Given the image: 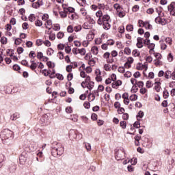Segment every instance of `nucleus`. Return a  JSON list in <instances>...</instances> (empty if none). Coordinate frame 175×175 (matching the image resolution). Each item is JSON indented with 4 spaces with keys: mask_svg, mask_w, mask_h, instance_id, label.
Masks as SVG:
<instances>
[{
    "mask_svg": "<svg viewBox=\"0 0 175 175\" xmlns=\"http://www.w3.org/2000/svg\"><path fill=\"white\" fill-rule=\"evenodd\" d=\"M0 137L3 144L10 146L14 139V133L8 129H5L1 132Z\"/></svg>",
    "mask_w": 175,
    "mask_h": 175,
    "instance_id": "f257e3e1",
    "label": "nucleus"
},
{
    "mask_svg": "<svg viewBox=\"0 0 175 175\" xmlns=\"http://www.w3.org/2000/svg\"><path fill=\"white\" fill-rule=\"evenodd\" d=\"M56 146H60L59 148L57 147H51V154L53 157H61L64 154V147L61 146L60 144L55 143Z\"/></svg>",
    "mask_w": 175,
    "mask_h": 175,
    "instance_id": "f03ea898",
    "label": "nucleus"
},
{
    "mask_svg": "<svg viewBox=\"0 0 175 175\" xmlns=\"http://www.w3.org/2000/svg\"><path fill=\"white\" fill-rule=\"evenodd\" d=\"M115 158L116 161H121L125 159V150L124 148H122L115 152Z\"/></svg>",
    "mask_w": 175,
    "mask_h": 175,
    "instance_id": "7ed1b4c3",
    "label": "nucleus"
},
{
    "mask_svg": "<svg viewBox=\"0 0 175 175\" xmlns=\"http://www.w3.org/2000/svg\"><path fill=\"white\" fill-rule=\"evenodd\" d=\"M27 158H28L27 152H22L19 157V163L21 165H24L25 162H27Z\"/></svg>",
    "mask_w": 175,
    "mask_h": 175,
    "instance_id": "20e7f679",
    "label": "nucleus"
},
{
    "mask_svg": "<svg viewBox=\"0 0 175 175\" xmlns=\"http://www.w3.org/2000/svg\"><path fill=\"white\" fill-rule=\"evenodd\" d=\"M145 68V70H147V69H148V67L146 65H143L141 63H138L137 66H136V69L137 70H143V69Z\"/></svg>",
    "mask_w": 175,
    "mask_h": 175,
    "instance_id": "39448f33",
    "label": "nucleus"
},
{
    "mask_svg": "<svg viewBox=\"0 0 175 175\" xmlns=\"http://www.w3.org/2000/svg\"><path fill=\"white\" fill-rule=\"evenodd\" d=\"M122 81L121 80H118L116 81H114L112 83V88H117V87H120V85H122Z\"/></svg>",
    "mask_w": 175,
    "mask_h": 175,
    "instance_id": "423d86ee",
    "label": "nucleus"
},
{
    "mask_svg": "<svg viewBox=\"0 0 175 175\" xmlns=\"http://www.w3.org/2000/svg\"><path fill=\"white\" fill-rule=\"evenodd\" d=\"M161 82H159V81H156L155 83H154V90H155V91H157V92H160V91H161Z\"/></svg>",
    "mask_w": 175,
    "mask_h": 175,
    "instance_id": "0eeeda50",
    "label": "nucleus"
},
{
    "mask_svg": "<svg viewBox=\"0 0 175 175\" xmlns=\"http://www.w3.org/2000/svg\"><path fill=\"white\" fill-rule=\"evenodd\" d=\"M18 118H20V113H15L10 116V120H12V121H16V120H17Z\"/></svg>",
    "mask_w": 175,
    "mask_h": 175,
    "instance_id": "6e6552de",
    "label": "nucleus"
},
{
    "mask_svg": "<svg viewBox=\"0 0 175 175\" xmlns=\"http://www.w3.org/2000/svg\"><path fill=\"white\" fill-rule=\"evenodd\" d=\"M103 27L104 29L107 31V30L110 29L111 26L110 25V23H109V22H104L103 23Z\"/></svg>",
    "mask_w": 175,
    "mask_h": 175,
    "instance_id": "1a4fd4ad",
    "label": "nucleus"
},
{
    "mask_svg": "<svg viewBox=\"0 0 175 175\" xmlns=\"http://www.w3.org/2000/svg\"><path fill=\"white\" fill-rule=\"evenodd\" d=\"M148 48L150 49V54H151V53L154 51V49H155V44L150 42V44L148 45Z\"/></svg>",
    "mask_w": 175,
    "mask_h": 175,
    "instance_id": "9d476101",
    "label": "nucleus"
},
{
    "mask_svg": "<svg viewBox=\"0 0 175 175\" xmlns=\"http://www.w3.org/2000/svg\"><path fill=\"white\" fill-rule=\"evenodd\" d=\"M94 85H95V83H94V81H90V83H88L85 87L88 90H92V88H94Z\"/></svg>",
    "mask_w": 175,
    "mask_h": 175,
    "instance_id": "9b49d317",
    "label": "nucleus"
},
{
    "mask_svg": "<svg viewBox=\"0 0 175 175\" xmlns=\"http://www.w3.org/2000/svg\"><path fill=\"white\" fill-rule=\"evenodd\" d=\"M102 18L103 23H109V21L110 20V16L105 14L102 16Z\"/></svg>",
    "mask_w": 175,
    "mask_h": 175,
    "instance_id": "f8f14e48",
    "label": "nucleus"
},
{
    "mask_svg": "<svg viewBox=\"0 0 175 175\" xmlns=\"http://www.w3.org/2000/svg\"><path fill=\"white\" fill-rule=\"evenodd\" d=\"M133 57H129L127 59V62L124 64V67L126 68V66L128 65V64H133Z\"/></svg>",
    "mask_w": 175,
    "mask_h": 175,
    "instance_id": "ddd939ff",
    "label": "nucleus"
},
{
    "mask_svg": "<svg viewBox=\"0 0 175 175\" xmlns=\"http://www.w3.org/2000/svg\"><path fill=\"white\" fill-rule=\"evenodd\" d=\"M92 53L94 54V55H96L98 53H99V49L97 48V46H93L92 48Z\"/></svg>",
    "mask_w": 175,
    "mask_h": 175,
    "instance_id": "4468645a",
    "label": "nucleus"
},
{
    "mask_svg": "<svg viewBox=\"0 0 175 175\" xmlns=\"http://www.w3.org/2000/svg\"><path fill=\"white\" fill-rule=\"evenodd\" d=\"M133 126H134V128H136L137 129H139V128H140V120H139V118H137V121L134 122Z\"/></svg>",
    "mask_w": 175,
    "mask_h": 175,
    "instance_id": "2eb2a0df",
    "label": "nucleus"
},
{
    "mask_svg": "<svg viewBox=\"0 0 175 175\" xmlns=\"http://www.w3.org/2000/svg\"><path fill=\"white\" fill-rule=\"evenodd\" d=\"M40 121L42 124L47 122V115H43L40 118Z\"/></svg>",
    "mask_w": 175,
    "mask_h": 175,
    "instance_id": "dca6fc26",
    "label": "nucleus"
},
{
    "mask_svg": "<svg viewBox=\"0 0 175 175\" xmlns=\"http://www.w3.org/2000/svg\"><path fill=\"white\" fill-rule=\"evenodd\" d=\"M126 30L128 32H132V31H133V25H127L126 27Z\"/></svg>",
    "mask_w": 175,
    "mask_h": 175,
    "instance_id": "f3484780",
    "label": "nucleus"
},
{
    "mask_svg": "<svg viewBox=\"0 0 175 175\" xmlns=\"http://www.w3.org/2000/svg\"><path fill=\"white\" fill-rule=\"evenodd\" d=\"M100 75H102V73L100 72V70H98V74H97V76L96 77V80L98 82L102 81V77H100Z\"/></svg>",
    "mask_w": 175,
    "mask_h": 175,
    "instance_id": "a211bd4d",
    "label": "nucleus"
},
{
    "mask_svg": "<svg viewBox=\"0 0 175 175\" xmlns=\"http://www.w3.org/2000/svg\"><path fill=\"white\" fill-rule=\"evenodd\" d=\"M129 99L130 100H131V102H135V100H137V95L132 94L131 96H130Z\"/></svg>",
    "mask_w": 175,
    "mask_h": 175,
    "instance_id": "6ab92c4d",
    "label": "nucleus"
},
{
    "mask_svg": "<svg viewBox=\"0 0 175 175\" xmlns=\"http://www.w3.org/2000/svg\"><path fill=\"white\" fill-rule=\"evenodd\" d=\"M64 12H68L69 14L75 13V8L72 7H69L66 8V10L64 9Z\"/></svg>",
    "mask_w": 175,
    "mask_h": 175,
    "instance_id": "aec40b11",
    "label": "nucleus"
},
{
    "mask_svg": "<svg viewBox=\"0 0 175 175\" xmlns=\"http://www.w3.org/2000/svg\"><path fill=\"white\" fill-rule=\"evenodd\" d=\"M46 65L49 68H55V63L51 62V61L47 62Z\"/></svg>",
    "mask_w": 175,
    "mask_h": 175,
    "instance_id": "412c9836",
    "label": "nucleus"
},
{
    "mask_svg": "<svg viewBox=\"0 0 175 175\" xmlns=\"http://www.w3.org/2000/svg\"><path fill=\"white\" fill-rule=\"evenodd\" d=\"M139 23L142 24L143 27H146V29H147V27L148 26V23L150 22H144L142 20H139Z\"/></svg>",
    "mask_w": 175,
    "mask_h": 175,
    "instance_id": "4be33fe9",
    "label": "nucleus"
},
{
    "mask_svg": "<svg viewBox=\"0 0 175 175\" xmlns=\"http://www.w3.org/2000/svg\"><path fill=\"white\" fill-rule=\"evenodd\" d=\"M113 8H114V9H116V10L117 12H120L121 10V9H122L121 8V5H120V4H118V3L114 4Z\"/></svg>",
    "mask_w": 175,
    "mask_h": 175,
    "instance_id": "5701e85b",
    "label": "nucleus"
},
{
    "mask_svg": "<svg viewBox=\"0 0 175 175\" xmlns=\"http://www.w3.org/2000/svg\"><path fill=\"white\" fill-rule=\"evenodd\" d=\"M5 161V155L3 154H0V169L2 167V163Z\"/></svg>",
    "mask_w": 175,
    "mask_h": 175,
    "instance_id": "b1692460",
    "label": "nucleus"
},
{
    "mask_svg": "<svg viewBox=\"0 0 175 175\" xmlns=\"http://www.w3.org/2000/svg\"><path fill=\"white\" fill-rule=\"evenodd\" d=\"M163 96L164 99H167L169 98V92L167 90H164L163 92Z\"/></svg>",
    "mask_w": 175,
    "mask_h": 175,
    "instance_id": "393cba45",
    "label": "nucleus"
},
{
    "mask_svg": "<svg viewBox=\"0 0 175 175\" xmlns=\"http://www.w3.org/2000/svg\"><path fill=\"white\" fill-rule=\"evenodd\" d=\"M118 16L122 18V17H125V12H122V10H120V11H118Z\"/></svg>",
    "mask_w": 175,
    "mask_h": 175,
    "instance_id": "a878e982",
    "label": "nucleus"
},
{
    "mask_svg": "<svg viewBox=\"0 0 175 175\" xmlns=\"http://www.w3.org/2000/svg\"><path fill=\"white\" fill-rule=\"evenodd\" d=\"M154 57L156 58V60H159L162 59V55H161V53H154Z\"/></svg>",
    "mask_w": 175,
    "mask_h": 175,
    "instance_id": "bb28decb",
    "label": "nucleus"
},
{
    "mask_svg": "<svg viewBox=\"0 0 175 175\" xmlns=\"http://www.w3.org/2000/svg\"><path fill=\"white\" fill-rule=\"evenodd\" d=\"M143 117H144V112H143V111H139L137 115V119L143 118Z\"/></svg>",
    "mask_w": 175,
    "mask_h": 175,
    "instance_id": "cd10ccee",
    "label": "nucleus"
},
{
    "mask_svg": "<svg viewBox=\"0 0 175 175\" xmlns=\"http://www.w3.org/2000/svg\"><path fill=\"white\" fill-rule=\"evenodd\" d=\"M0 42L1 44H6V43H8V38L5 37H1Z\"/></svg>",
    "mask_w": 175,
    "mask_h": 175,
    "instance_id": "c85d7f7f",
    "label": "nucleus"
},
{
    "mask_svg": "<svg viewBox=\"0 0 175 175\" xmlns=\"http://www.w3.org/2000/svg\"><path fill=\"white\" fill-rule=\"evenodd\" d=\"M35 25H36V27H42V25H43V22H42V21L38 19L35 22Z\"/></svg>",
    "mask_w": 175,
    "mask_h": 175,
    "instance_id": "c756f323",
    "label": "nucleus"
},
{
    "mask_svg": "<svg viewBox=\"0 0 175 175\" xmlns=\"http://www.w3.org/2000/svg\"><path fill=\"white\" fill-rule=\"evenodd\" d=\"M36 17H35V14H31L29 16V21H30L31 23L35 21Z\"/></svg>",
    "mask_w": 175,
    "mask_h": 175,
    "instance_id": "7c9ffc66",
    "label": "nucleus"
},
{
    "mask_svg": "<svg viewBox=\"0 0 175 175\" xmlns=\"http://www.w3.org/2000/svg\"><path fill=\"white\" fill-rule=\"evenodd\" d=\"M53 29H54V31H59L61 26L59 24H55L53 25Z\"/></svg>",
    "mask_w": 175,
    "mask_h": 175,
    "instance_id": "2f4dec72",
    "label": "nucleus"
},
{
    "mask_svg": "<svg viewBox=\"0 0 175 175\" xmlns=\"http://www.w3.org/2000/svg\"><path fill=\"white\" fill-rule=\"evenodd\" d=\"M132 54H133V55L134 57H139V56H140V52H138L137 49L133 50Z\"/></svg>",
    "mask_w": 175,
    "mask_h": 175,
    "instance_id": "473e14b6",
    "label": "nucleus"
},
{
    "mask_svg": "<svg viewBox=\"0 0 175 175\" xmlns=\"http://www.w3.org/2000/svg\"><path fill=\"white\" fill-rule=\"evenodd\" d=\"M170 9H175V2L173 1L168 6H167V10H170Z\"/></svg>",
    "mask_w": 175,
    "mask_h": 175,
    "instance_id": "72a5a7b5",
    "label": "nucleus"
},
{
    "mask_svg": "<svg viewBox=\"0 0 175 175\" xmlns=\"http://www.w3.org/2000/svg\"><path fill=\"white\" fill-rule=\"evenodd\" d=\"M29 68H30L31 70H35V69L38 68V64L35 63V64H31L30 66H29Z\"/></svg>",
    "mask_w": 175,
    "mask_h": 175,
    "instance_id": "f704fd0d",
    "label": "nucleus"
},
{
    "mask_svg": "<svg viewBox=\"0 0 175 175\" xmlns=\"http://www.w3.org/2000/svg\"><path fill=\"white\" fill-rule=\"evenodd\" d=\"M40 3H39V1L32 3V8H33L34 9H38V8H40Z\"/></svg>",
    "mask_w": 175,
    "mask_h": 175,
    "instance_id": "c9c22d12",
    "label": "nucleus"
},
{
    "mask_svg": "<svg viewBox=\"0 0 175 175\" xmlns=\"http://www.w3.org/2000/svg\"><path fill=\"white\" fill-rule=\"evenodd\" d=\"M79 54H81V55H85V49L82 48L81 49H78Z\"/></svg>",
    "mask_w": 175,
    "mask_h": 175,
    "instance_id": "e433bc0d",
    "label": "nucleus"
},
{
    "mask_svg": "<svg viewBox=\"0 0 175 175\" xmlns=\"http://www.w3.org/2000/svg\"><path fill=\"white\" fill-rule=\"evenodd\" d=\"M120 126L122 129H125L126 128V121H121L120 122Z\"/></svg>",
    "mask_w": 175,
    "mask_h": 175,
    "instance_id": "4c0bfd02",
    "label": "nucleus"
},
{
    "mask_svg": "<svg viewBox=\"0 0 175 175\" xmlns=\"http://www.w3.org/2000/svg\"><path fill=\"white\" fill-rule=\"evenodd\" d=\"M90 81H91V77L86 76V79H85V81L82 82V84H87V83H90Z\"/></svg>",
    "mask_w": 175,
    "mask_h": 175,
    "instance_id": "58836bf2",
    "label": "nucleus"
},
{
    "mask_svg": "<svg viewBox=\"0 0 175 175\" xmlns=\"http://www.w3.org/2000/svg\"><path fill=\"white\" fill-rule=\"evenodd\" d=\"M91 120L92 121H96V120H98V115L96 113H92L91 116Z\"/></svg>",
    "mask_w": 175,
    "mask_h": 175,
    "instance_id": "ea45409f",
    "label": "nucleus"
},
{
    "mask_svg": "<svg viewBox=\"0 0 175 175\" xmlns=\"http://www.w3.org/2000/svg\"><path fill=\"white\" fill-rule=\"evenodd\" d=\"M73 68V66L72 65H68L66 67V72H68V73H70V72H72V68Z\"/></svg>",
    "mask_w": 175,
    "mask_h": 175,
    "instance_id": "a19ab883",
    "label": "nucleus"
},
{
    "mask_svg": "<svg viewBox=\"0 0 175 175\" xmlns=\"http://www.w3.org/2000/svg\"><path fill=\"white\" fill-rule=\"evenodd\" d=\"M64 32L62 31H59L57 34V39H62V38H64Z\"/></svg>",
    "mask_w": 175,
    "mask_h": 175,
    "instance_id": "79ce46f5",
    "label": "nucleus"
},
{
    "mask_svg": "<svg viewBox=\"0 0 175 175\" xmlns=\"http://www.w3.org/2000/svg\"><path fill=\"white\" fill-rule=\"evenodd\" d=\"M170 75H172V72L170 71H166L164 74L165 79H170V77H171Z\"/></svg>",
    "mask_w": 175,
    "mask_h": 175,
    "instance_id": "37998d69",
    "label": "nucleus"
},
{
    "mask_svg": "<svg viewBox=\"0 0 175 175\" xmlns=\"http://www.w3.org/2000/svg\"><path fill=\"white\" fill-rule=\"evenodd\" d=\"M136 84L139 88H143L144 85V83L142 81H139Z\"/></svg>",
    "mask_w": 175,
    "mask_h": 175,
    "instance_id": "c03bdc74",
    "label": "nucleus"
},
{
    "mask_svg": "<svg viewBox=\"0 0 175 175\" xmlns=\"http://www.w3.org/2000/svg\"><path fill=\"white\" fill-rule=\"evenodd\" d=\"M116 43V42H114V40H108L107 41V44L108 45V46H113V44Z\"/></svg>",
    "mask_w": 175,
    "mask_h": 175,
    "instance_id": "a18cd8bd",
    "label": "nucleus"
},
{
    "mask_svg": "<svg viewBox=\"0 0 175 175\" xmlns=\"http://www.w3.org/2000/svg\"><path fill=\"white\" fill-rule=\"evenodd\" d=\"M118 29L120 33H124L125 32V27L124 26H120Z\"/></svg>",
    "mask_w": 175,
    "mask_h": 175,
    "instance_id": "49530a36",
    "label": "nucleus"
},
{
    "mask_svg": "<svg viewBox=\"0 0 175 175\" xmlns=\"http://www.w3.org/2000/svg\"><path fill=\"white\" fill-rule=\"evenodd\" d=\"M131 49H129V48H128V47H126V48L124 49V53H126V55H131Z\"/></svg>",
    "mask_w": 175,
    "mask_h": 175,
    "instance_id": "de8ad7c7",
    "label": "nucleus"
},
{
    "mask_svg": "<svg viewBox=\"0 0 175 175\" xmlns=\"http://www.w3.org/2000/svg\"><path fill=\"white\" fill-rule=\"evenodd\" d=\"M85 147L88 151H91V144L90 143H85Z\"/></svg>",
    "mask_w": 175,
    "mask_h": 175,
    "instance_id": "09e8293b",
    "label": "nucleus"
},
{
    "mask_svg": "<svg viewBox=\"0 0 175 175\" xmlns=\"http://www.w3.org/2000/svg\"><path fill=\"white\" fill-rule=\"evenodd\" d=\"M124 77H132V72L131 71H127L124 73Z\"/></svg>",
    "mask_w": 175,
    "mask_h": 175,
    "instance_id": "8fccbe9b",
    "label": "nucleus"
},
{
    "mask_svg": "<svg viewBox=\"0 0 175 175\" xmlns=\"http://www.w3.org/2000/svg\"><path fill=\"white\" fill-rule=\"evenodd\" d=\"M36 44L37 46H42L43 44V40H42V39H38Z\"/></svg>",
    "mask_w": 175,
    "mask_h": 175,
    "instance_id": "3c124183",
    "label": "nucleus"
},
{
    "mask_svg": "<svg viewBox=\"0 0 175 175\" xmlns=\"http://www.w3.org/2000/svg\"><path fill=\"white\" fill-rule=\"evenodd\" d=\"M140 76H142V75L140 74V72L137 71L134 73L133 77H135V79H139V77H140Z\"/></svg>",
    "mask_w": 175,
    "mask_h": 175,
    "instance_id": "603ef678",
    "label": "nucleus"
},
{
    "mask_svg": "<svg viewBox=\"0 0 175 175\" xmlns=\"http://www.w3.org/2000/svg\"><path fill=\"white\" fill-rule=\"evenodd\" d=\"M118 71L119 72V73H125V68L120 66L118 68Z\"/></svg>",
    "mask_w": 175,
    "mask_h": 175,
    "instance_id": "864d4df0",
    "label": "nucleus"
},
{
    "mask_svg": "<svg viewBox=\"0 0 175 175\" xmlns=\"http://www.w3.org/2000/svg\"><path fill=\"white\" fill-rule=\"evenodd\" d=\"M21 65H23L24 66H27V68H29V65H28V62L25 59L22 60Z\"/></svg>",
    "mask_w": 175,
    "mask_h": 175,
    "instance_id": "5fc2aeb1",
    "label": "nucleus"
},
{
    "mask_svg": "<svg viewBox=\"0 0 175 175\" xmlns=\"http://www.w3.org/2000/svg\"><path fill=\"white\" fill-rule=\"evenodd\" d=\"M70 51H72V49L70 48V46H67L65 47V52L66 53V54H69Z\"/></svg>",
    "mask_w": 175,
    "mask_h": 175,
    "instance_id": "6e6d98bb",
    "label": "nucleus"
},
{
    "mask_svg": "<svg viewBox=\"0 0 175 175\" xmlns=\"http://www.w3.org/2000/svg\"><path fill=\"white\" fill-rule=\"evenodd\" d=\"M56 77L58 79V80H64V75L59 73L56 74Z\"/></svg>",
    "mask_w": 175,
    "mask_h": 175,
    "instance_id": "4d7b16f0",
    "label": "nucleus"
},
{
    "mask_svg": "<svg viewBox=\"0 0 175 175\" xmlns=\"http://www.w3.org/2000/svg\"><path fill=\"white\" fill-rule=\"evenodd\" d=\"M46 53L48 55H51V54H54V50H53V49L49 48L47 51Z\"/></svg>",
    "mask_w": 175,
    "mask_h": 175,
    "instance_id": "13d9d810",
    "label": "nucleus"
},
{
    "mask_svg": "<svg viewBox=\"0 0 175 175\" xmlns=\"http://www.w3.org/2000/svg\"><path fill=\"white\" fill-rule=\"evenodd\" d=\"M22 42H23V40H21V38H16L15 39L14 43L15 44L18 45V44H21Z\"/></svg>",
    "mask_w": 175,
    "mask_h": 175,
    "instance_id": "bf43d9fd",
    "label": "nucleus"
},
{
    "mask_svg": "<svg viewBox=\"0 0 175 175\" xmlns=\"http://www.w3.org/2000/svg\"><path fill=\"white\" fill-rule=\"evenodd\" d=\"M73 111V110L72 109V107H67L66 108V112L68 113V114H70V113H72Z\"/></svg>",
    "mask_w": 175,
    "mask_h": 175,
    "instance_id": "052dcab7",
    "label": "nucleus"
},
{
    "mask_svg": "<svg viewBox=\"0 0 175 175\" xmlns=\"http://www.w3.org/2000/svg\"><path fill=\"white\" fill-rule=\"evenodd\" d=\"M122 118L124 120H129V114H128L126 113H123Z\"/></svg>",
    "mask_w": 175,
    "mask_h": 175,
    "instance_id": "680f3d73",
    "label": "nucleus"
},
{
    "mask_svg": "<svg viewBox=\"0 0 175 175\" xmlns=\"http://www.w3.org/2000/svg\"><path fill=\"white\" fill-rule=\"evenodd\" d=\"M83 106L85 109H90V107H91V104L89 102H85Z\"/></svg>",
    "mask_w": 175,
    "mask_h": 175,
    "instance_id": "e2e57ef3",
    "label": "nucleus"
},
{
    "mask_svg": "<svg viewBox=\"0 0 175 175\" xmlns=\"http://www.w3.org/2000/svg\"><path fill=\"white\" fill-rule=\"evenodd\" d=\"M168 12H170L171 16H175V8H170V10H168Z\"/></svg>",
    "mask_w": 175,
    "mask_h": 175,
    "instance_id": "0e129e2a",
    "label": "nucleus"
},
{
    "mask_svg": "<svg viewBox=\"0 0 175 175\" xmlns=\"http://www.w3.org/2000/svg\"><path fill=\"white\" fill-rule=\"evenodd\" d=\"M67 32H69L70 33H72V32H73V27H72V25L68 26Z\"/></svg>",
    "mask_w": 175,
    "mask_h": 175,
    "instance_id": "69168bd1",
    "label": "nucleus"
},
{
    "mask_svg": "<svg viewBox=\"0 0 175 175\" xmlns=\"http://www.w3.org/2000/svg\"><path fill=\"white\" fill-rule=\"evenodd\" d=\"M12 68H13L14 70H20L21 69L20 66H18L17 64H14Z\"/></svg>",
    "mask_w": 175,
    "mask_h": 175,
    "instance_id": "338daca9",
    "label": "nucleus"
},
{
    "mask_svg": "<svg viewBox=\"0 0 175 175\" xmlns=\"http://www.w3.org/2000/svg\"><path fill=\"white\" fill-rule=\"evenodd\" d=\"M96 17H98V18L102 17L103 16L102 14V11L101 10H98L97 12H96Z\"/></svg>",
    "mask_w": 175,
    "mask_h": 175,
    "instance_id": "774afa93",
    "label": "nucleus"
}]
</instances>
